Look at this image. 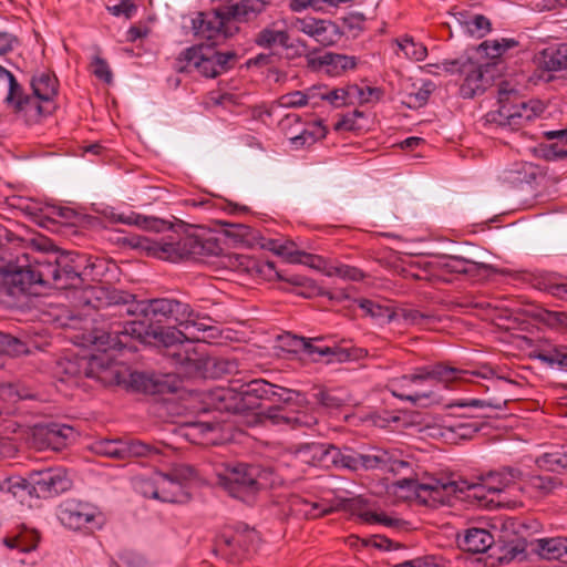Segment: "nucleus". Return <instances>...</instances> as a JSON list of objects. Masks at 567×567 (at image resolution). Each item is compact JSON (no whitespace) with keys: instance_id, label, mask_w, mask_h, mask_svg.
I'll list each match as a JSON object with an SVG mask.
<instances>
[{"instance_id":"nucleus-1","label":"nucleus","mask_w":567,"mask_h":567,"mask_svg":"<svg viewBox=\"0 0 567 567\" xmlns=\"http://www.w3.org/2000/svg\"><path fill=\"white\" fill-rule=\"evenodd\" d=\"M30 246L31 251L22 256L25 264L6 267L4 258L0 257V279L8 295L19 298L37 295L42 287L76 291L82 287V269L86 261L84 256L47 252L44 238L31 239Z\"/></svg>"},{"instance_id":"nucleus-2","label":"nucleus","mask_w":567,"mask_h":567,"mask_svg":"<svg viewBox=\"0 0 567 567\" xmlns=\"http://www.w3.org/2000/svg\"><path fill=\"white\" fill-rule=\"evenodd\" d=\"M274 403L301 402L303 395L290 389L272 384L264 379H255L236 388H216L207 393L206 402L215 411L230 412L243 417V423L249 427L281 426L296 429L311 426L316 420L306 415L290 416L284 408L274 406L265 413L256 412L259 401Z\"/></svg>"},{"instance_id":"nucleus-3","label":"nucleus","mask_w":567,"mask_h":567,"mask_svg":"<svg viewBox=\"0 0 567 567\" xmlns=\"http://www.w3.org/2000/svg\"><path fill=\"white\" fill-rule=\"evenodd\" d=\"M520 475V471L508 467L501 472L491 473L473 483L466 480L430 478L423 483L414 480H401L398 481L396 485L400 488L413 491L419 498H423L425 502L445 504L450 503L452 496L466 492L468 496L482 502L487 498L488 494L502 493L506 488L513 487Z\"/></svg>"},{"instance_id":"nucleus-4","label":"nucleus","mask_w":567,"mask_h":567,"mask_svg":"<svg viewBox=\"0 0 567 567\" xmlns=\"http://www.w3.org/2000/svg\"><path fill=\"white\" fill-rule=\"evenodd\" d=\"M79 301L94 309L124 307L127 315H161L174 319L177 323L185 322L190 316V306L178 300L153 299L137 302L132 293L105 286H89L81 289Z\"/></svg>"},{"instance_id":"nucleus-5","label":"nucleus","mask_w":567,"mask_h":567,"mask_svg":"<svg viewBox=\"0 0 567 567\" xmlns=\"http://www.w3.org/2000/svg\"><path fill=\"white\" fill-rule=\"evenodd\" d=\"M266 2L262 0H241L239 2L223 6L207 13H199L193 20L195 34L214 40L233 37L238 32L239 22L249 21L265 11Z\"/></svg>"},{"instance_id":"nucleus-6","label":"nucleus","mask_w":567,"mask_h":567,"mask_svg":"<svg viewBox=\"0 0 567 567\" xmlns=\"http://www.w3.org/2000/svg\"><path fill=\"white\" fill-rule=\"evenodd\" d=\"M133 245L145 251L147 256L171 262L217 255L220 251V247L214 239H204L195 235H187L178 240L173 238L154 240L148 237H137Z\"/></svg>"},{"instance_id":"nucleus-7","label":"nucleus","mask_w":567,"mask_h":567,"mask_svg":"<svg viewBox=\"0 0 567 567\" xmlns=\"http://www.w3.org/2000/svg\"><path fill=\"white\" fill-rule=\"evenodd\" d=\"M498 105L497 111L487 114V121L511 131L522 128L544 111L539 101H525L516 90L508 87L507 83L499 86Z\"/></svg>"},{"instance_id":"nucleus-8","label":"nucleus","mask_w":567,"mask_h":567,"mask_svg":"<svg viewBox=\"0 0 567 567\" xmlns=\"http://www.w3.org/2000/svg\"><path fill=\"white\" fill-rule=\"evenodd\" d=\"M460 377H462V372L457 371L455 368L439 363L420 368L411 375L392 379L390 380L388 388L394 396L417 403L424 399H431L432 391L414 389L415 385H419L424 381L432 382L435 380L453 382L454 379Z\"/></svg>"},{"instance_id":"nucleus-9","label":"nucleus","mask_w":567,"mask_h":567,"mask_svg":"<svg viewBox=\"0 0 567 567\" xmlns=\"http://www.w3.org/2000/svg\"><path fill=\"white\" fill-rule=\"evenodd\" d=\"M234 52H218L212 45L199 44L187 48L178 58L181 71H197L205 78H216L229 68Z\"/></svg>"},{"instance_id":"nucleus-10","label":"nucleus","mask_w":567,"mask_h":567,"mask_svg":"<svg viewBox=\"0 0 567 567\" xmlns=\"http://www.w3.org/2000/svg\"><path fill=\"white\" fill-rule=\"evenodd\" d=\"M475 416L466 412H451L440 423L426 426L427 435L444 442L456 444L461 440H470L480 431Z\"/></svg>"},{"instance_id":"nucleus-11","label":"nucleus","mask_w":567,"mask_h":567,"mask_svg":"<svg viewBox=\"0 0 567 567\" xmlns=\"http://www.w3.org/2000/svg\"><path fill=\"white\" fill-rule=\"evenodd\" d=\"M60 523L72 530L100 529L104 524L103 515L90 503L66 499L58 508Z\"/></svg>"},{"instance_id":"nucleus-12","label":"nucleus","mask_w":567,"mask_h":567,"mask_svg":"<svg viewBox=\"0 0 567 567\" xmlns=\"http://www.w3.org/2000/svg\"><path fill=\"white\" fill-rule=\"evenodd\" d=\"M164 484L158 485V501L182 503L188 499L187 487L197 480L194 467L185 464L175 465L168 473H162Z\"/></svg>"},{"instance_id":"nucleus-13","label":"nucleus","mask_w":567,"mask_h":567,"mask_svg":"<svg viewBox=\"0 0 567 567\" xmlns=\"http://www.w3.org/2000/svg\"><path fill=\"white\" fill-rule=\"evenodd\" d=\"M291 28L323 47L334 45L343 37V30L336 21L313 16L292 19Z\"/></svg>"},{"instance_id":"nucleus-14","label":"nucleus","mask_w":567,"mask_h":567,"mask_svg":"<svg viewBox=\"0 0 567 567\" xmlns=\"http://www.w3.org/2000/svg\"><path fill=\"white\" fill-rule=\"evenodd\" d=\"M32 494L37 497H51L71 488L72 481L62 467L32 471L29 474Z\"/></svg>"},{"instance_id":"nucleus-15","label":"nucleus","mask_w":567,"mask_h":567,"mask_svg":"<svg viewBox=\"0 0 567 567\" xmlns=\"http://www.w3.org/2000/svg\"><path fill=\"white\" fill-rule=\"evenodd\" d=\"M339 449L326 443H309L301 445L287 453L291 465L295 467L302 465L328 467L330 462L338 461Z\"/></svg>"},{"instance_id":"nucleus-16","label":"nucleus","mask_w":567,"mask_h":567,"mask_svg":"<svg viewBox=\"0 0 567 567\" xmlns=\"http://www.w3.org/2000/svg\"><path fill=\"white\" fill-rule=\"evenodd\" d=\"M94 451L97 454L118 460L143 457L156 452L151 445L133 440H101L94 444Z\"/></svg>"},{"instance_id":"nucleus-17","label":"nucleus","mask_w":567,"mask_h":567,"mask_svg":"<svg viewBox=\"0 0 567 567\" xmlns=\"http://www.w3.org/2000/svg\"><path fill=\"white\" fill-rule=\"evenodd\" d=\"M230 424L223 421H198L187 426L186 436L203 445H218L229 439Z\"/></svg>"},{"instance_id":"nucleus-18","label":"nucleus","mask_w":567,"mask_h":567,"mask_svg":"<svg viewBox=\"0 0 567 567\" xmlns=\"http://www.w3.org/2000/svg\"><path fill=\"white\" fill-rule=\"evenodd\" d=\"M254 465L236 464L228 466L224 476L223 484L229 494L234 497L245 499L246 495L255 493Z\"/></svg>"},{"instance_id":"nucleus-19","label":"nucleus","mask_w":567,"mask_h":567,"mask_svg":"<svg viewBox=\"0 0 567 567\" xmlns=\"http://www.w3.org/2000/svg\"><path fill=\"white\" fill-rule=\"evenodd\" d=\"M104 371L110 375V382L115 383L117 385H123L125 388L150 392L153 390V381L145 373L130 371L127 368L110 364Z\"/></svg>"},{"instance_id":"nucleus-20","label":"nucleus","mask_w":567,"mask_h":567,"mask_svg":"<svg viewBox=\"0 0 567 567\" xmlns=\"http://www.w3.org/2000/svg\"><path fill=\"white\" fill-rule=\"evenodd\" d=\"M289 508L292 514L303 518H318L333 511V505L315 496L293 495L289 499Z\"/></svg>"},{"instance_id":"nucleus-21","label":"nucleus","mask_w":567,"mask_h":567,"mask_svg":"<svg viewBox=\"0 0 567 567\" xmlns=\"http://www.w3.org/2000/svg\"><path fill=\"white\" fill-rule=\"evenodd\" d=\"M357 460H359V468L364 470L389 468L394 471L408 466V462L396 460L393 452L383 449H373L371 453L360 454Z\"/></svg>"},{"instance_id":"nucleus-22","label":"nucleus","mask_w":567,"mask_h":567,"mask_svg":"<svg viewBox=\"0 0 567 567\" xmlns=\"http://www.w3.org/2000/svg\"><path fill=\"white\" fill-rule=\"evenodd\" d=\"M151 334L150 324L144 320L125 321L124 323H118L112 327L109 337L114 336L115 339L112 341L110 347H127V344L121 339L122 337H131L144 342Z\"/></svg>"},{"instance_id":"nucleus-23","label":"nucleus","mask_w":567,"mask_h":567,"mask_svg":"<svg viewBox=\"0 0 567 567\" xmlns=\"http://www.w3.org/2000/svg\"><path fill=\"white\" fill-rule=\"evenodd\" d=\"M530 549L547 560L565 559L567 561V538L545 537L530 542Z\"/></svg>"},{"instance_id":"nucleus-24","label":"nucleus","mask_w":567,"mask_h":567,"mask_svg":"<svg viewBox=\"0 0 567 567\" xmlns=\"http://www.w3.org/2000/svg\"><path fill=\"white\" fill-rule=\"evenodd\" d=\"M537 63L540 69L549 72L567 70V43L545 48L539 52Z\"/></svg>"},{"instance_id":"nucleus-25","label":"nucleus","mask_w":567,"mask_h":567,"mask_svg":"<svg viewBox=\"0 0 567 567\" xmlns=\"http://www.w3.org/2000/svg\"><path fill=\"white\" fill-rule=\"evenodd\" d=\"M494 544V536L484 528H468L465 530L460 546L462 549L473 554L486 553Z\"/></svg>"},{"instance_id":"nucleus-26","label":"nucleus","mask_w":567,"mask_h":567,"mask_svg":"<svg viewBox=\"0 0 567 567\" xmlns=\"http://www.w3.org/2000/svg\"><path fill=\"white\" fill-rule=\"evenodd\" d=\"M318 63L330 76H340L355 69L358 61L353 55L327 52L318 58Z\"/></svg>"},{"instance_id":"nucleus-27","label":"nucleus","mask_w":567,"mask_h":567,"mask_svg":"<svg viewBox=\"0 0 567 567\" xmlns=\"http://www.w3.org/2000/svg\"><path fill=\"white\" fill-rule=\"evenodd\" d=\"M462 72H464L465 79L461 84L460 93L464 99H472L484 92V73L480 65L467 63L463 65Z\"/></svg>"},{"instance_id":"nucleus-28","label":"nucleus","mask_w":567,"mask_h":567,"mask_svg":"<svg viewBox=\"0 0 567 567\" xmlns=\"http://www.w3.org/2000/svg\"><path fill=\"white\" fill-rule=\"evenodd\" d=\"M365 316L370 317L375 324L383 326L396 320V311L385 303H380L370 299L354 300Z\"/></svg>"},{"instance_id":"nucleus-29","label":"nucleus","mask_w":567,"mask_h":567,"mask_svg":"<svg viewBox=\"0 0 567 567\" xmlns=\"http://www.w3.org/2000/svg\"><path fill=\"white\" fill-rule=\"evenodd\" d=\"M33 94L42 101L54 105V97L58 94V80L53 74L41 72L34 75L31 82Z\"/></svg>"},{"instance_id":"nucleus-30","label":"nucleus","mask_w":567,"mask_h":567,"mask_svg":"<svg viewBox=\"0 0 567 567\" xmlns=\"http://www.w3.org/2000/svg\"><path fill=\"white\" fill-rule=\"evenodd\" d=\"M8 103L13 104L18 111H23L30 116H44L51 114L54 110V105H51L50 103H42V101L38 99L35 95L23 96L21 87L20 94H16V100L13 102Z\"/></svg>"},{"instance_id":"nucleus-31","label":"nucleus","mask_w":567,"mask_h":567,"mask_svg":"<svg viewBox=\"0 0 567 567\" xmlns=\"http://www.w3.org/2000/svg\"><path fill=\"white\" fill-rule=\"evenodd\" d=\"M289 39V34L285 30L265 28L257 34L255 41L261 48L274 49L277 47L288 48Z\"/></svg>"},{"instance_id":"nucleus-32","label":"nucleus","mask_w":567,"mask_h":567,"mask_svg":"<svg viewBox=\"0 0 567 567\" xmlns=\"http://www.w3.org/2000/svg\"><path fill=\"white\" fill-rule=\"evenodd\" d=\"M0 492L14 498H22L27 493L32 494L29 477L9 476L0 480Z\"/></svg>"},{"instance_id":"nucleus-33","label":"nucleus","mask_w":567,"mask_h":567,"mask_svg":"<svg viewBox=\"0 0 567 567\" xmlns=\"http://www.w3.org/2000/svg\"><path fill=\"white\" fill-rule=\"evenodd\" d=\"M162 472H156L151 476H141L134 480V488L137 493L147 498L158 501V485L164 484Z\"/></svg>"},{"instance_id":"nucleus-34","label":"nucleus","mask_w":567,"mask_h":567,"mask_svg":"<svg viewBox=\"0 0 567 567\" xmlns=\"http://www.w3.org/2000/svg\"><path fill=\"white\" fill-rule=\"evenodd\" d=\"M47 425L51 439V450L53 451H61L74 437V429L70 425L60 423H49Z\"/></svg>"},{"instance_id":"nucleus-35","label":"nucleus","mask_w":567,"mask_h":567,"mask_svg":"<svg viewBox=\"0 0 567 567\" xmlns=\"http://www.w3.org/2000/svg\"><path fill=\"white\" fill-rule=\"evenodd\" d=\"M518 41L513 38H501L486 40L481 43L480 49L491 59L501 58L507 51L518 47Z\"/></svg>"},{"instance_id":"nucleus-36","label":"nucleus","mask_w":567,"mask_h":567,"mask_svg":"<svg viewBox=\"0 0 567 567\" xmlns=\"http://www.w3.org/2000/svg\"><path fill=\"white\" fill-rule=\"evenodd\" d=\"M355 93V84L334 89H329L328 86H326L324 102H327L328 104L336 109L351 105L350 96H353Z\"/></svg>"},{"instance_id":"nucleus-37","label":"nucleus","mask_w":567,"mask_h":567,"mask_svg":"<svg viewBox=\"0 0 567 567\" xmlns=\"http://www.w3.org/2000/svg\"><path fill=\"white\" fill-rule=\"evenodd\" d=\"M281 482V477L272 468L254 465L255 493L259 489L272 488Z\"/></svg>"},{"instance_id":"nucleus-38","label":"nucleus","mask_w":567,"mask_h":567,"mask_svg":"<svg viewBox=\"0 0 567 567\" xmlns=\"http://www.w3.org/2000/svg\"><path fill=\"white\" fill-rule=\"evenodd\" d=\"M399 49L403 52L404 56L414 61H423L427 55L426 47L414 41L411 37H403L396 40Z\"/></svg>"},{"instance_id":"nucleus-39","label":"nucleus","mask_w":567,"mask_h":567,"mask_svg":"<svg viewBox=\"0 0 567 567\" xmlns=\"http://www.w3.org/2000/svg\"><path fill=\"white\" fill-rule=\"evenodd\" d=\"M443 267L451 272L467 274L485 265L458 256H449L444 258Z\"/></svg>"},{"instance_id":"nucleus-40","label":"nucleus","mask_w":567,"mask_h":567,"mask_svg":"<svg viewBox=\"0 0 567 567\" xmlns=\"http://www.w3.org/2000/svg\"><path fill=\"white\" fill-rule=\"evenodd\" d=\"M27 352V346L19 339L0 332V368L4 365L3 354L19 355Z\"/></svg>"},{"instance_id":"nucleus-41","label":"nucleus","mask_w":567,"mask_h":567,"mask_svg":"<svg viewBox=\"0 0 567 567\" xmlns=\"http://www.w3.org/2000/svg\"><path fill=\"white\" fill-rule=\"evenodd\" d=\"M2 543L7 548L20 553H30L37 547L35 536L29 534L8 536L2 539Z\"/></svg>"},{"instance_id":"nucleus-42","label":"nucleus","mask_w":567,"mask_h":567,"mask_svg":"<svg viewBox=\"0 0 567 567\" xmlns=\"http://www.w3.org/2000/svg\"><path fill=\"white\" fill-rule=\"evenodd\" d=\"M359 518L370 525H382L386 527H396L400 523L398 518L386 515L384 512L365 508L359 512Z\"/></svg>"},{"instance_id":"nucleus-43","label":"nucleus","mask_w":567,"mask_h":567,"mask_svg":"<svg viewBox=\"0 0 567 567\" xmlns=\"http://www.w3.org/2000/svg\"><path fill=\"white\" fill-rule=\"evenodd\" d=\"M178 326L185 331V340L187 342L200 341V333L205 332L208 327L197 320V315L190 308V316L186 318L185 322H178Z\"/></svg>"},{"instance_id":"nucleus-44","label":"nucleus","mask_w":567,"mask_h":567,"mask_svg":"<svg viewBox=\"0 0 567 567\" xmlns=\"http://www.w3.org/2000/svg\"><path fill=\"white\" fill-rule=\"evenodd\" d=\"M543 363L567 372V347L556 348L549 351H544L536 357Z\"/></svg>"},{"instance_id":"nucleus-45","label":"nucleus","mask_w":567,"mask_h":567,"mask_svg":"<svg viewBox=\"0 0 567 567\" xmlns=\"http://www.w3.org/2000/svg\"><path fill=\"white\" fill-rule=\"evenodd\" d=\"M266 247L291 264H293L296 256H298L295 243L287 239H270Z\"/></svg>"},{"instance_id":"nucleus-46","label":"nucleus","mask_w":567,"mask_h":567,"mask_svg":"<svg viewBox=\"0 0 567 567\" xmlns=\"http://www.w3.org/2000/svg\"><path fill=\"white\" fill-rule=\"evenodd\" d=\"M492 29L491 21L483 14H473L467 27L463 31L470 37L481 39L489 33Z\"/></svg>"},{"instance_id":"nucleus-47","label":"nucleus","mask_w":567,"mask_h":567,"mask_svg":"<svg viewBox=\"0 0 567 567\" xmlns=\"http://www.w3.org/2000/svg\"><path fill=\"white\" fill-rule=\"evenodd\" d=\"M456 370L458 371V369H456ZM460 372H462V377L456 378L453 381H456V380L472 381V379L470 377H477V378H482L485 380H494L495 379L498 382L512 383V381L509 379H507L505 377L497 375L495 369L492 367H488V365L481 367L478 370L473 371V372H468V371H464V370H460Z\"/></svg>"},{"instance_id":"nucleus-48","label":"nucleus","mask_w":567,"mask_h":567,"mask_svg":"<svg viewBox=\"0 0 567 567\" xmlns=\"http://www.w3.org/2000/svg\"><path fill=\"white\" fill-rule=\"evenodd\" d=\"M152 334L157 338L165 347H173L177 343H183L185 340L184 329H161L158 331H152Z\"/></svg>"},{"instance_id":"nucleus-49","label":"nucleus","mask_w":567,"mask_h":567,"mask_svg":"<svg viewBox=\"0 0 567 567\" xmlns=\"http://www.w3.org/2000/svg\"><path fill=\"white\" fill-rule=\"evenodd\" d=\"M324 271L329 277L337 276L352 281H359L364 277L363 272L359 268L348 265L330 266Z\"/></svg>"},{"instance_id":"nucleus-50","label":"nucleus","mask_w":567,"mask_h":567,"mask_svg":"<svg viewBox=\"0 0 567 567\" xmlns=\"http://www.w3.org/2000/svg\"><path fill=\"white\" fill-rule=\"evenodd\" d=\"M555 487L554 480L548 475H533L525 484L526 489L538 494H547Z\"/></svg>"},{"instance_id":"nucleus-51","label":"nucleus","mask_w":567,"mask_h":567,"mask_svg":"<svg viewBox=\"0 0 567 567\" xmlns=\"http://www.w3.org/2000/svg\"><path fill=\"white\" fill-rule=\"evenodd\" d=\"M433 84L431 82L424 83L414 92H410L406 95L405 103L409 107H421L423 106L432 93Z\"/></svg>"},{"instance_id":"nucleus-52","label":"nucleus","mask_w":567,"mask_h":567,"mask_svg":"<svg viewBox=\"0 0 567 567\" xmlns=\"http://www.w3.org/2000/svg\"><path fill=\"white\" fill-rule=\"evenodd\" d=\"M0 85L7 89L8 93L6 96L7 102H13L16 94H20V84L17 82L13 74L0 65Z\"/></svg>"},{"instance_id":"nucleus-53","label":"nucleus","mask_w":567,"mask_h":567,"mask_svg":"<svg viewBox=\"0 0 567 567\" xmlns=\"http://www.w3.org/2000/svg\"><path fill=\"white\" fill-rule=\"evenodd\" d=\"M118 220L128 224V225H136L138 227H142L144 229H151V230H158L159 225H163L164 223L157 218L154 217H145L142 215H131L127 217L120 216Z\"/></svg>"},{"instance_id":"nucleus-54","label":"nucleus","mask_w":567,"mask_h":567,"mask_svg":"<svg viewBox=\"0 0 567 567\" xmlns=\"http://www.w3.org/2000/svg\"><path fill=\"white\" fill-rule=\"evenodd\" d=\"M364 118V114L360 111H353L351 113H348L343 115L336 124L334 130L336 131H357L362 127V125L359 123L361 120Z\"/></svg>"},{"instance_id":"nucleus-55","label":"nucleus","mask_w":567,"mask_h":567,"mask_svg":"<svg viewBox=\"0 0 567 567\" xmlns=\"http://www.w3.org/2000/svg\"><path fill=\"white\" fill-rule=\"evenodd\" d=\"M31 443L37 450H51V439L47 424L35 425L32 430Z\"/></svg>"},{"instance_id":"nucleus-56","label":"nucleus","mask_w":567,"mask_h":567,"mask_svg":"<svg viewBox=\"0 0 567 567\" xmlns=\"http://www.w3.org/2000/svg\"><path fill=\"white\" fill-rule=\"evenodd\" d=\"M396 320H402L403 323L410 326H423V322L430 319V316L424 315L415 309H400L396 311Z\"/></svg>"},{"instance_id":"nucleus-57","label":"nucleus","mask_w":567,"mask_h":567,"mask_svg":"<svg viewBox=\"0 0 567 567\" xmlns=\"http://www.w3.org/2000/svg\"><path fill=\"white\" fill-rule=\"evenodd\" d=\"M326 134L324 127L320 124L316 125L315 131L305 130L301 134L291 138V142L296 146L310 145L316 140L323 137Z\"/></svg>"},{"instance_id":"nucleus-58","label":"nucleus","mask_w":567,"mask_h":567,"mask_svg":"<svg viewBox=\"0 0 567 567\" xmlns=\"http://www.w3.org/2000/svg\"><path fill=\"white\" fill-rule=\"evenodd\" d=\"M425 69L429 73L434 75H441L443 73H454L455 71H458V61L445 60L440 63H429L425 65Z\"/></svg>"},{"instance_id":"nucleus-59","label":"nucleus","mask_w":567,"mask_h":567,"mask_svg":"<svg viewBox=\"0 0 567 567\" xmlns=\"http://www.w3.org/2000/svg\"><path fill=\"white\" fill-rule=\"evenodd\" d=\"M92 69L93 73L100 80H103L106 83H110L112 80V72L110 66L105 60L100 56H94L92 60Z\"/></svg>"},{"instance_id":"nucleus-60","label":"nucleus","mask_w":567,"mask_h":567,"mask_svg":"<svg viewBox=\"0 0 567 567\" xmlns=\"http://www.w3.org/2000/svg\"><path fill=\"white\" fill-rule=\"evenodd\" d=\"M378 97L379 91L377 89L370 86L360 87L357 85V93L353 96H350V102L351 105L355 103L364 104Z\"/></svg>"},{"instance_id":"nucleus-61","label":"nucleus","mask_w":567,"mask_h":567,"mask_svg":"<svg viewBox=\"0 0 567 567\" xmlns=\"http://www.w3.org/2000/svg\"><path fill=\"white\" fill-rule=\"evenodd\" d=\"M303 92L307 105L316 107L321 101H324L326 85L311 86Z\"/></svg>"},{"instance_id":"nucleus-62","label":"nucleus","mask_w":567,"mask_h":567,"mask_svg":"<svg viewBox=\"0 0 567 567\" xmlns=\"http://www.w3.org/2000/svg\"><path fill=\"white\" fill-rule=\"evenodd\" d=\"M109 11L115 17H125L131 18L135 11L136 7L131 0H122L118 4L109 8Z\"/></svg>"},{"instance_id":"nucleus-63","label":"nucleus","mask_w":567,"mask_h":567,"mask_svg":"<svg viewBox=\"0 0 567 567\" xmlns=\"http://www.w3.org/2000/svg\"><path fill=\"white\" fill-rule=\"evenodd\" d=\"M539 288L547 291L554 297L567 300V285L551 281L539 284Z\"/></svg>"},{"instance_id":"nucleus-64","label":"nucleus","mask_w":567,"mask_h":567,"mask_svg":"<svg viewBox=\"0 0 567 567\" xmlns=\"http://www.w3.org/2000/svg\"><path fill=\"white\" fill-rule=\"evenodd\" d=\"M545 462L550 465V470L553 471L557 467L567 470V450L564 452L546 454Z\"/></svg>"}]
</instances>
